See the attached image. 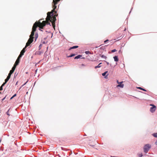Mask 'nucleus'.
Here are the masks:
<instances>
[{
    "mask_svg": "<svg viewBox=\"0 0 157 157\" xmlns=\"http://www.w3.org/2000/svg\"><path fill=\"white\" fill-rule=\"evenodd\" d=\"M60 0H53L52 2V6L53 9L51 12H48L47 17L46 18L48 19L52 23V25L54 29H55V22L56 20V17L58 16V14H57L56 11L55 9L56 8V5L57 3Z\"/></svg>",
    "mask_w": 157,
    "mask_h": 157,
    "instance_id": "f257e3e1",
    "label": "nucleus"
},
{
    "mask_svg": "<svg viewBox=\"0 0 157 157\" xmlns=\"http://www.w3.org/2000/svg\"><path fill=\"white\" fill-rule=\"evenodd\" d=\"M42 20V19H40L38 21H36L33 24L32 28V30L30 36V37H33V36L34 35V33L36 31V28L37 27L41 29H43L46 25H51L50 21L48 19H47V18H46V21H43L41 22V21Z\"/></svg>",
    "mask_w": 157,
    "mask_h": 157,
    "instance_id": "f03ea898",
    "label": "nucleus"
},
{
    "mask_svg": "<svg viewBox=\"0 0 157 157\" xmlns=\"http://www.w3.org/2000/svg\"><path fill=\"white\" fill-rule=\"evenodd\" d=\"M151 147V145L148 144H146L144 145V152L147 153L148 152Z\"/></svg>",
    "mask_w": 157,
    "mask_h": 157,
    "instance_id": "7ed1b4c3",
    "label": "nucleus"
},
{
    "mask_svg": "<svg viewBox=\"0 0 157 157\" xmlns=\"http://www.w3.org/2000/svg\"><path fill=\"white\" fill-rule=\"evenodd\" d=\"M150 106H152L151 107L150 109V111L151 113H153L154 112L156 109V106L152 104H150Z\"/></svg>",
    "mask_w": 157,
    "mask_h": 157,
    "instance_id": "20e7f679",
    "label": "nucleus"
},
{
    "mask_svg": "<svg viewBox=\"0 0 157 157\" xmlns=\"http://www.w3.org/2000/svg\"><path fill=\"white\" fill-rule=\"evenodd\" d=\"M20 62V59L17 58V59L16 60L14 64L16 65H17Z\"/></svg>",
    "mask_w": 157,
    "mask_h": 157,
    "instance_id": "39448f33",
    "label": "nucleus"
},
{
    "mask_svg": "<svg viewBox=\"0 0 157 157\" xmlns=\"http://www.w3.org/2000/svg\"><path fill=\"white\" fill-rule=\"evenodd\" d=\"M33 37H30V38L28 40V41L30 42V43H31L33 41Z\"/></svg>",
    "mask_w": 157,
    "mask_h": 157,
    "instance_id": "423d86ee",
    "label": "nucleus"
},
{
    "mask_svg": "<svg viewBox=\"0 0 157 157\" xmlns=\"http://www.w3.org/2000/svg\"><path fill=\"white\" fill-rule=\"evenodd\" d=\"M124 84H119L117 86V87H120L121 88H123L124 87Z\"/></svg>",
    "mask_w": 157,
    "mask_h": 157,
    "instance_id": "0eeeda50",
    "label": "nucleus"
},
{
    "mask_svg": "<svg viewBox=\"0 0 157 157\" xmlns=\"http://www.w3.org/2000/svg\"><path fill=\"white\" fill-rule=\"evenodd\" d=\"M100 56L102 58H103L104 59H105V60H106L107 59V57L105 56L104 55H100Z\"/></svg>",
    "mask_w": 157,
    "mask_h": 157,
    "instance_id": "6e6552de",
    "label": "nucleus"
},
{
    "mask_svg": "<svg viewBox=\"0 0 157 157\" xmlns=\"http://www.w3.org/2000/svg\"><path fill=\"white\" fill-rule=\"evenodd\" d=\"M9 79H10L7 77L6 78L5 80V82H4L2 84V86H4V85L7 82V81L9 80Z\"/></svg>",
    "mask_w": 157,
    "mask_h": 157,
    "instance_id": "1a4fd4ad",
    "label": "nucleus"
},
{
    "mask_svg": "<svg viewBox=\"0 0 157 157\" xmlns=\"http://www.w3.org/2000/svg\"><path fill=\"white\" fill-rule=\"evenodd\" d=\"M78 46H73L72 47H70L69 49V50H71V49L76 48H78Z\"/></svg>",
    "mask_w": 157,
    "mask_h": 157,
    "instance_id": "9d476101",
    "label": "nucleus"
},
{
    "mask_svg": "<svg viewBox=\"0 0 157 157\" xmlns=\"http://www.w3.org/2000/svg\"><path fill=\"white\" fill-rule=\"evenodd\" d=\"M114 59V61L115 62H118L119 60L118 59V57L117 56H115L113 57Z\"/></svg>",
    "mask_w": 157,
    "mask_h": 157,
    "instance_id": "9b49d317",
    "label": "nucleus"
},
{
    "mask_svg": "<svg viewBox=\"0 0 157 157\" xmlns=\"http://www.w3.org/2000/svg\"><path fill=\"white\" fill-rule=\"evenodd\" d=\"M26 48L25 47L23 49L21 50V51L20 53L21 54H22L24 55V53L25 52V49Z\"/></svg>",
    "mask_w": 157,
    "mask_h": 157,
    "instance_id": "f8f14e48",
    "label": "nucleus"
},
{
    "mask_svg": "<svg viewBox=\"0 0 157 157\" xmlns=\"http://www.w3.org/2000/svg\"><path fill=\"white\" fill-rule=\"evenodd\" d=\"M82 56L81 55H78L77 56H76V57H75V59H78L80 58Z\"/></svg>",
    "mask_w": 157,
    "mask_h": 157,
    "instance_id": "ddd939ff",
    "label": "nucleus"
},
{
    "mask_svg": "<svg viewBox=\"0 0 157 157\" xmlns=\"http://www.w3.org/2000/svg\"><path fill=\"white\" fill-rule=\"evenodd\" d=\"M101 64H102V63H99L98 66L95 67V68L96 69L98 68H100V67H101V66L100 65Z\"/></svg>",
    "mask_w": 157,
    "mask_h": 157,
    "instance_id": "4468645a",
    "label": "nucleus"
},
{
    "mask_svg": "<svg viewBox=\"0 0 157 157\" xmlns=\"http://www.w3.org/2000/svg\"><path fill=\"white\" fill-rule=\"evenodd\" d=\"M31 43L30 42L28 41L26 43V46L25 47L26 48L27 47L29 46Z\"/></svg>",
    "mask_w": 157,
    "mask_h": 157,
    "instance_id": "2eb2a0df",
    "label": "nucleus"
},
{
    "mask_svg": "<svg viewBox=\"0 0 157 157\" xmlns=\"http://www.w3.org/2000/svg\"><path fill=\"white\" fill-rule=\"evenodd\" d=\"M17 65H16L14 64V65H13V67L12 69V70H13L14 71L15 70V68H16V67L17 66Z\"/></svg>",
    "mask_w": 157,
    "mask_h": 157,
    "instance_id": "dca6fc26",
    "label": "nucleus"
},
{
    "mask_svg": "<svg viewBox=\"0 0 157 157\" xmlns=\"http://www.w3.org/2000/svg\"><path fill=\"white\" fill-rule=\"evenodd\" d=\"M138 88L139 89H140V90H143V91H146V90L145 89H143V88H141V87H139Z\"/></svg>",
    "mask_w": 157,
    "mask_h": 157,
    "instance_id": "f3484780",
    "label": "nucleus"
},
{
    "mask_svg": "<svg viewBox=\"0 0 157 157\" xmlns=\"http://www.w3.org/2000/svg\"><path fill=\"white\" fill-rule=\"evenodd\" d=\"M139 157H142L143 156V154L142 153L138 154Z\"/></svg>",
    "mask_w": 157,
    "mask_h": 157,
    "instance_id": "a211bd4d",
    "label": "nucleus"
},
{
    "mask_svg": "<svg viewBox=\"0 0 157 157\" xmlns=\"http://www.w3.org/2000/svg\"><path fill=\"white\" fill-rule=\"evenodd\" d=\"M23 55L22 54H21L20 53V54L19 55L18 57L17 58L20 59V58H21L22 56Z\"/></svg>",
    "mask_w": 157,
    "mask_h": 157,
    "instance_id": "6ab92c4d",
    "label": "nucleus"
},
{
    "mask_svg": "<svg viewBox=\"0 0 157 157\" xmlns=\"http://www.w3.org/2000/svg\"><path fill=\"white\" fill-rule=\"evenodd\" d=\"M153 135L155 137H157V133H154L153 134Z\"/></svg>",
    "mask_w": 157,
    "mask_h": 157,
    "instance_id": "aec40b11",
    "label": "nucleus"
},
{
    "mask_svg": "<svg viewBox=\"0 0 157 157\" xmlns=\"http://www.w3.org/2000/svg\"><path fill=\"white\" fill-rule=\"evenodd\" d=\"M108 71H106L104 73H103L102 74V76H105V75L107 73Z\"/></svg>",
    "mask_w": 157,
    "mask_h": 157,
    "instance_id": "412c9836",
    "label": "nucleus"
},
{
    "mask_svg": "<svg viewBox=\"0 0 157 157\" xmlns=\"http://www.w3.org/2000/svg\"><path fill=\"white\" fill-rule=\"evenodd\" d=\"M75 55V54H72L71 55L69 56H68V57H72L73 56H74Z\"/></svg>",
    "mask_w": 157,
    "mask_h": 157,
    "instance_id": "4be33fe9",
    "label": "nucleus"
},
{
    "mask_svg": "<svg viewBox=\"0 0 157 157\" xmlns=\"http://www.w3.org/2000/svg\"><path fill=\"white\" fill-rule=\"evenodd\" d=\"M14 71L13 70H13H11L10 71L9 73L10 74H12L13 72Z\"/></svg>",
    "mask_w": 157,
    "mask_h": 157,
    "instance_id": "5701e85b",
    "label": "nucleus"
},
{
    "mask_svg": "<svg viewBox=\"0 0 157 157\" xmlns=\"http://www.w3.org/2000/svg\"><path fill=\"white\" fill-rule=\"evenodd\" d=\"M11 75V74H10V73H9L8 75V76L7 77V78H9V79H10Z\"/></svg>",
    "mask_w": 157,
    "mask_h": 157,
    "instance_id": "b1692460",
    "label": "nucleus"
},
{
    "mask_svg": "<svg viewBox=\"0 0 157 157\" xmlns=\"http://www.w3.org/2000/svg\"><path fill=\"white\" fill-rule=\"evenodd\" d=\"M117 83L118 84H121L123 82V81H122L121 82H119L117 80Z\"/></svg>",
    "mask_w": 157,
    "mask_h": 157,
    "instance_id": "393cba45",
    "label": "nucleus"
},
{
    "mask_svg": "<svg viewBox=\"0 0 157 157\" xmlns=\"http://www.w3.org/2000/svg\"><path fill=\"white\" fill-rule=\"evenodd\" d=\"M117 51V50L116 49H114L113 50H112L111 52H116Z\"/></svg>",
    "mask_w": 157,
    "mask_h": 157,
    "instance_id": "a878e982",
    "label": "nucleus"
},
{
    "mask_svg": "<svg viewBox=\"0 0 157 157\" xmlns=\"http://www.w3.org/2000/svg\"><path fill=\"white\" fill-rule=\"evenodd\" d=\"M10 109H9L8 111H7V112H6V113L7 114V115H8V116H10V114L9 113V111L10 110Z\"/></svg>",
    "mask_w": 157,
    "mask_h": 157,
    "instance_id": "bb28decb",
    "label": "nucleus"
},
{
    "mask_svg": "<svg viewBox=\"0 0 157 157\" xmlns=\"http://www.w3.org/2000/svg\"><path fill=\"white\" fill-rule=\"evenodd\" d=\"M3 86H2V85L1 86V87H0V91L2 90V89H3L2 87Z\"/></svg>",
    "mask_w": 157,
    "mask_h": 157,
    "instance_id": "cd10ccee",
    "label": "nucleus"
},
{
    "mask_svg": "<svg viewBox=\"0 0 157 157\" xmlns=\"http://www.w3.org/2000/svg\"><path fill=\"white\" fill-rule=\"evenodd\" d=\"M109 41V40H108V39H107L106 40H105L104 41V43H106V42L108 41Z\"/></svg>",
    "mask_w": 157,
    "mask_h": 157,
    "instance_id": "c85d7f7f",
    "label": "nucleus"
},
{
    "mask_svg": "<svg viewBox=\"0 0 157 157\" xmlns=\"http://www.w3.org/2000/svg\"><path fill=\"white\" fill-rule=\"evenodd\" d=\"M104 61L106 63H107V65H109V63L107 62L106 61H105V60H104Z\"/></svg>",
    "mask_w": 157,
    "mask_h": 157,
    "instance_id": "c756f323",
    "label": "nucleus"
},
{
    "mask_svg": "<svg viewBox=\"0 0 157 157\" xmlns=\"http://www.w3.org/2000/svg\"><path fill=\"white\" fill-rule=\"evenodd\" d=\"M89 52V51H86L85 52V53L86 54H88V53Z\"/></svg>",
    "mask_w": 157,
    "mask_h": 157,
    "instance_id": "7c9ffc66",
    "label": "nucleus"
},
{
    "mask_svg": "<svg viewBox=\"0 0 157 157\" xmlns=\"http://www.w3.org/2000/svg\"><path fill=\"white\" fill-rule=\"evenodd\" d=\"M16 96V94H14L13 96V97H15V96Z\"/></svg>",
    "mask_w": 157,
    "mask_h": 157,
    "instance_id": "2f4dec72",
    "label": "nucleus"
},
{
    "mask_svg": "<svg viewBox=\"0 0 157 157\" xmlns=\"http://www.w3.org/2000/svg\"><path fill=\"white\" fill-rule=\"evenodd\" d=\"M5 98H6V97H5V98H3V99H2V101H3V100L5 99Z\"/></svg>",
    "mask_w": 157,
    "mask_h": 157,
    "instance_id": "473e14b6",
    "label": "nucleus"
},
{
    "mask_svg": "<svg viewBox=\"0 0 157 157\" xmlns=\"http://www.w3.org/2000/svg\"><path fill=\"white\" fill-rule=\"evenodd\" d=\"M155 144H156V145H157V140L155 142Z\"/></svg>",
    "mask_w": 157,
    "mask_h": 157,
    "instance_id": "72a5a7b5",
    "label": "nucleus"
},
{
    "mask_svg": "<svg viewBox=\"0 0 157 157\" xmlns=\"http://www.w3.org/2000/svg\"><path fill=\"white\" fill-rule=\"evenodd\" d=\"M40 28V29H39L41 31H42V30Z\"/></svg>",
    "mask_w": 157,
    "mask_h": 157,
    "instance_id": "f704fd0d",
    "label": "nucleus"
},
{
    "mask_svg": "<svg viewBox=\"0 0 157 157\" xmlns=\"http://www.w3.org/2000/svg\"><path fill=\"white\" fill-rule=\"evenodd\" d=\"M27 82L25 83L24 84H23L22 86H24V85H25L26 83Z\"/></svg>",
    "mask_w": 157,
    "mask_h": 157,
    "instance_id": "c9c22d12",
    "label": "nucleus"
},
{
    "mask_svg": "<svg viewBox=\"0 0 157 157\" xmlns=\"http://www.w3.org/2000/svg\"><path fill=\"white\" fill-rule=\"evenodd\" d=\"M107 75H107L106 76H105V78H107Z\"/></svg>",
    "mask_w": 157,
    "mask_h": 157,
    "instance_id": "e433bc0d",
    "label": "nucleus"
},
{
    "mask_svg": "<svg viewBox=\"0 0 157 157\" xmlns=\"http://www.w3.org/2000/svg\"><path fill=\"white\" fill-rule=\"evenodd\" d=\"M13 97V96H12L11 98H10V99H12Z\"/></svg>",
    "mask_w": 157,
    "mask_h": 157,
    "instance_id": "4c0bfd02",
    "label": "nucleus"
},
{
    "mask_svg": "<svg viewBox=\"0 0 157 157\" xmlns=\"http://www.w3.org/2000/svg\"><path fill=\"white\" fill-rule=\"evenodd\" d=\"M82 66H84V64H82Z\"/></svg>",
    "mask_w": 157,
    "mask_h": 157,
    "instance_id": "58836bf2",
    "label": "nucleus"
}]
</instances>
